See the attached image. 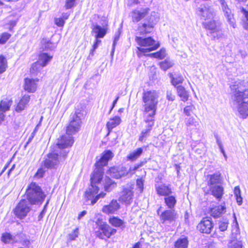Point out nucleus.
I'll return each mask as SVG.
<instances>
[{"mask_svg": "<svg viewBox=\"0 0 248 248\" xmlns=\"http://www.w3.org/2000/svg\"><path fill=\"white\" fill-rule=\"evenodd\" d=\"M43 67H44L37 61L32 64L31 72L33 74H36L40 72Z\"/></svg>", "mask_w": 248, "mask_h": 248, "instance_id": "38", "label": "nucleus"}, {"mask_svg": "<svg viewBox=\"0 0 248 248\" xmlns=\"http://www.w3.org/2000/svg\"><path fill=\"white\" fill-rule=\"evenodd\" d=\"M92 32L94 33L95 38H103L106 34L107 31L105 28L96 25L92 29Z\"/></svg>", "mask_w": 248, "mask_h": 248, "instance_id": "24", "label": "nucleus"}, {"mask_svg": "<svg viewBox=\"0 0 248 248\" xmlns=\"http://www.w3.org/2000/svg\"><path fill=\"white\" fill-rule=\"evenodd\" d=\"M203 25L205 28L210 31V32L214 31L218 27L216 24V22L213 19L208 20L203 22Z\"/></svg>", "mask_w": 248, "mask_h": 248, "instance_id": "32", "label": "nucleus"}, {"mask_svg": "<svg viewBox=\"0 0 248 248\" xmlns=\"http://www.w3.org/2000/svg\"><path fill=\"white\" fill-rule=\"evenodd\" d=\"M228 225V221L225 220L219 222V229L221 231H225L227 230Z\"/></svg>", "mask_w": 248, "mask_h": 248, "instance_id": "48", "label": "nucleus"}, {"mask_svg": "<svg viewBox=\"0 0 248 248\" xmlns=\"http://www.w3.org/2000/svg\"><path fill=\"white\" fill-rule=\"evenodd\" d=\"M234 194L237 203L239 205H241L242 203V198L241 196V191L239 186H237L234 187Z\"/></svg>", "mask_w": 248, "mask_h": 248, "instance_id": "39", "label": "nucleus"}, {"mask_svg": "<svg viewBox=\"0 0 248 248\" xmlns=\"http://www.w3.org/2000/svg\"><path fill=\"white\" fill-rule=\"evenodd\" d=\"M209 180L207 186L209 187V193L213 195L219 201L224 195V188L222 185L223 180L219 173H216L208 175Z\"/></svg>", "mask_w": 248, "mask_h": 248, "instance_id": "5", "label": "nucleus"}, {"mask_svg": "<svg viewBox=\"0 0 248 248\" xmlns=\"http://www.w3.org/2000/svg\"><path fill=\"white\" fill-rule=\"evenodd\" d=\"M27 200L31 204H41L46 194L36 183L32 182L28 186L26 192Z\"/></svg>", "mask_w": 248, "mask_h": 248, "instance_id": "6", "label": "nucleus"}, {"mask_svg": "<svg viewBox=\"0 0 248 248\" xmlns=\"http://www.w3.org/2000/svg\"><path fill=\"white\" fill-rule=\"evenodd\" d=\"M30 99V97L28 95H25L20 100L16 108V111L20 112L27 107V105Z\"/></svg>", "mask_w": 248, "mask_h": 248, "instance_id": "26", "label": "nucleus"}, {"mask_svg": "<svg viewBox=\"0 0 248 248\" xmlns=\"http://www.w3.org/2000/svg\"><path fill=\"white\" fill-rule=\"evenodd\" d=\"M232 99L238 104V111L243 118L248 116V88L244 89L241 85L231 86Z\"/></svg>", "mask_w": 248, "mask_h": 248, "instance_id": "4", "label": "nucleus"}, {"mask_svg": "<svg viewBox=\"0 0 248 248\" xmlns=\"http://www.w3.org/2000/svg\"><path fill=\"white\" fill-rule=\"evenodd\" d=\"M24 89L29 93H33L36 90L37 85L34 79L26 78L25 79Z\"/></svg>", "mask_w": 248, "mask_h": 248, "instance_id": "21", "label": "nucleus"}, {"mask_svg": "<svg viewBox=\"0 0 248 248\" xmlns=\"http://www.w3.org/2000/svg\"><path fill=\"white\" fill-rule=\"evenodd\" d=\"M78 235V229L76 228L73 232L69 234V239L74 240Z\"/></svg>", "mask_w": 248, "mask_h": 248, "instance_id": "50", "label": "nucleus"}, {"mask_svg": "<svg viewBox=\"0 0 248 248\" xmlns=\"http://www.w3.org/2000/svg\"><path fill=\"white\" fill-rule=\"evenodd\" d=\"M5 115L2 112L0 111V124H1L5 120Z\"/></svg>", "mask_w": 248, "mask_h": 248, "instance_id": "61", "label": "nucleus"}, {"mask_svg": "<svg viewBox=\"0 0 248 248\" xmlns=\"http://www.w3.org/2000/svg\"><path fill=\"white\" fill-rule=\"evenodd\" d=\"M166 50L165 49H161L159 51L155 53H153L151 54H147L146 56H150L159 59H163L166 56Z\"/></svg>", "mask_w": 248, "mask_h": 248, "instance_id": "35", "label": "nucleus"}, {"mask_svg": "<svg viewBox=\"0 0 248 248\" xmlns=\"http://www.w3.org/2000/svg\"><path fill=\"white\" fill-rule=\"evenodd\" d=\"M122 120L119 116H115L112 118H110L107 122L106 126L109 133L112 129L118 126L121 123Z\"/></svg>", "mask_w": 248, "mask_h": 248, "instance_id": "20", "label": "nucleus"}, {"mask_svg": "<svg viewBox=\"0 0 248 248\" xmlns=\"http://www.w3.org/2000/svg\"><path fill=\"white\" fill-rule=\"evenodd\" d=\"M135 40L137 44L140 46L137 47L138 50L144 55H147L146 53L157 49L159 46V44L151 37L142 38L137 36Z\"/></svg>", "mask_w": 248, "mask_h": 248, "instance_id": "7", "label": "nucleus"}, {"mask_svg": "<svg viewBox=\"0 0 248 248\" xmlns=\"http://www.w3.org/2000/svg\"><path fill=\"white\" fill-rule=\"evenodd\" d=\"M109 222L112 226L115 227H119L121 226L123 223L124 221L121 219L117 217H110L109 219Z\"/></svg>", "mask_w": 248, "mask_h": 248, "instance_id": "36", "label": "nucleus"}, {"mask_svg": "<svg viewBox=\"0 0 248 248\" xmlns=\"http://www.w3.org/2000/svg\"><path fill=\"white\" fill-rule=\"evenodd\" d=\"M197 13L204 21L213 19L215 16L213 8L208 4L201 5L198 9Z\"/></svg>", "mask_w": 248, "mask_h": 248, "instance_id": "13", "label": "nucleus"}, {"mask_svg": "<svg viewBox=\"0 0 248 248\" xmlns=\"http://www.w3.org/2000/svg\"><path fill=\"white\" fill-rule=\"evenodd\" d=\"M158 16L156 13L153 12L151 16L146 18L144 22L139 25L138 28V31L141 35L151 32L154 29V26L157 22Z\"/></svg>", "mask_w": 248, "mask_h": 248, "instance_id": "8", "label": "nucleus"}, {"mask_svg": "<svg viewBox=\"0 0 248 248\" xmlns=\"http://www.w3.org/2000/svg\"><path fill=\"white\" fill-rule=\"evenodd\" d=\"M77 0H66L65 7L66 9H70L75 5Z\"/></svg>", "mask_w": 248, "mask_h": 248, "instance_id": "51", "label": "nucleus"}, {"mask_svg": "<svg viewBox=\"0 0 248 248\" xmlns=\"http://www.w3.org/2000/svg\"><path fill=\"white\" fill-rule=\"evenodd\" d=\"M149 11L150 9L148 8H141L133 11L130 13L132 21L134 22H139L147 16Z\"/></svg>", "mask_w": 248, "mask_h": 248, "instance_id": "15", "label": "nucleus"}, {"mask_svg": "<svg viewBox=\"0 0 248 248\" xmlns=\"http://www.w3.org/2000/svg\"><path fill=\"white\" fill-rule=\"evenodd\" d=\"M195 109V106L193 104H190V105L186 106L184 108V113L187 116H190Z\"/></svg>", "mask_w": 248, "mask_h": 248, "instance_id": "41", "label": "nucleus"}, {"mask_svg": "<svg viewBox=\"0 0 248 248\" xmlns=\"http://www.w3.org/2000/svg\"><path fill=\"white\" fill-rule=\"evenodd\" d=\"M112 156L113 153L109 150L107 151L95 164L96 168L91 177V186L85 193L86 198L88 200L91 201L92 205L95 204L99 199L103 198L106 196V193L101 192L95 196L99 191L98 185L100 184L103 178L104 171L102 167L105 166Z\"/></svg>", "mask_w": 248, "mask_h": 248, "instance_id": "2", "label": "nucleus"}, {"mask_svg": "<svg viewBox=\"0 0 248 248\" xmlns=\"http://www.w3.org/2000/svg\"><path fill=\"white\" fill-rule=\"evenodd\" d=\"M240 12L245 16L246 21L243 23V26L245 29L248 30V11L243 7L240 8Z\"/></svg>", "mask_w": 248, "mask_h": 248, "instance_id": "43", "label": "nucleus"}, {"mask_svg": "<svg viewBox=\"0 0 248 248\" xmlns=\"http://www.w3.org/2000/svg\"><path fill=\"white\" fill-rule=\"evenodd\" d=\"M178 95L181 98V100L185 102L188 99L189 94L185 89V88L179 85L176 88Z\"/></svg>", "mask_w": 248, "mask_h": 248, "instance_id": "27", "label": "nucleus"}, {"mask_svg": "<svg viewBox=\"0 0 248 248\" xmlns=\"http://www.w3.org/2000/svg\"><path fill=\"white\" fill-rule=\"evenodd\" d=\"M209 33L210 34L211 37H212L214 39H218L220 38H222L223 36V31L219 27H218L214 31L209 32Z\"/></svg>", "mask_w": 248, "mask_h": 248, "instance_id": "37", "label": "nucleus"}, {"mask_svg": "<svg viewBox=\"0 0 248 248\" xmlns=\"http://www.w3.org/2000/svg\"><path fill=\"white\" fill-rule=\"evenodd\" d=\"M169 77L171 79V84L175 88L179 86V84H182L184 80L183 77L179 74L173 75L172 73H170L169 74Z\"/></svg>", "mask_w": 248, "mask_h": 248, "instance_id": "25", "label": "nucleus"}, {"mask_svg": "<svg viewBox=\"0 0 248 248\" xmlns=\"http://www.w3.org/2000/svg\"><path fill=\"white\" fill-rule=\"evenodd\" d=\"M160 206L157 210V214L159 216L160 221L163 224H170L174 222L178 217L176 212L174 210H166L162 211Z\"/></svg>", "mask_w": 248, "mask_h": 248, "instance_id": "9", "label": "nucleus"}, {"mask_svg": "<svg viewBox=\"0 0 248 248\" xmlns=\"http://www.w3.org/2000/svg\"><path fill=\"white\" fill-rule=\"evenodd\" d=\"M226 212V207L220 205L215 206L210 209V214L214 217H217Z\"/></svg>", "mask_w": 248, "mask_h": 248, "instance_id": "22", "label": "nucleus"}, {"mask_svg": "<svg viewBox=\"0 0 248 248\" xmlns=\"http://www.w3.org/2000/svg\"><path fill=\"white\" fill-rule=\"evenodd\" d=\"M164 200L166 205L170 210L174 208L176 203L175 197L173 196H169V195L165 197Z\"/></svg>", "mask_w": 248, "mask_h": 248, "instance_id": "31", "label": "nucleus"}, {"mask_svg": "<svg viewBox=\"0 0 248 248\" xmlns=\"http://www.w3.org/2000/svg\"><path fill=\"white\" fill-rule=\"evenodd\" d=\"M49 202V199H48L47 200V202H46L45 205L44 206V209H43L42 212L40 213V215L38 216V220H41L44 217V216L46 212V207L47 204H48Z\"/></svg>", "mask_w": 248, "mask_h": 248, "instance_id": "52", "label": "nucleus"}, {"mask_svg": "<svg viewBox=\"0 0 248 248\" xmlns=\"http://www.w3.org/2000/svg\"><path fill=\"white\" fill-rule=\"evenodd\" d=\"M156 190L158 195L167 196L171 193V189L164 184L156 186Z\"/></svg>", "mask_w": 248, "mask_h": 248, "instance_id": "23", "label": "nucleus"}, {"mask_svg": "<svg viewBox=\"0 0 248 248\" xmlns=\"http://www.w3.org/2000/svg\"><path fill=\"white\" fill-rule=\"evenodd\" d=\"M12 101L8 98H4L0 103V111L4 113L10 109Z\"/></svg>", "mask_w": 248, "mask_h": 248, "instance_id": "29", "label": "nucleus"}, {"mask_svg": "<svg viewBox=\"0 0 248 248\" xmlns=\"http://www.w3.org/2000/svg\"><path fill=\"white\" fill-rule=\"evenodd\" d=\"M86 111L82 108L77 109L69 125L67 126L66 135L58 140L56 144L57 149L50 153L44 162V166L47 168H52L66 158L69 152L65 148L71 147L74 143L72 136L78 132L81 126V120L86 115Z\"/></svg>", "mask_w": 248, "mask_h": 248, "instance_id": "1", "label": "nucleus"}, {"mask_svg": "<svg viewBox=\"0 0 248 248\" xmlns=\"http://www.w3.org/2000/svg\"><path fill=\"white\" fill-rule=\"evenodd\" d=\"M87 214V212L86 211H83L80 212L78 216V220H80L85 215Z\"/></svg>", "mask_w": 248, "mask_h": 248, "instance_id": "60", "label": "nucleus"}, {"mask_svg": "<svg viewBox=\"0 0 248 248\" xmlns=\"http://www.w3.org/2000/svg\"><path fill=\"white\" fill-rule=\"evenodd\" d=\"M69 16V14L68 13H63L62 14V18L64 19V20H66L68 19V17Z\"/></svg>", "mask_w": 248, "mask_h": 248, "instance_id": "64", "label": "nucleus"}, {"mask_svg": "<svg viewBox=\"0 0 248 248\" xmlns=\"http://www.w3.org/2000/svg\"><path fill=\"white\" fill-rule=\"evenodd\" d=\"M139 3V0H129L128 4L130 5L137 4Z\"/></svg>", "mask_w": 248, "mask_h": 248, "instance_id": "63", "label": "nucleus"}, {"mask_svg": "<svg viewBox=\"0 0 248 248\" xmlns=\"http://www.w3.org/2000/svg\"><path fill=\"white\" fill-rule=\"evenodd\" d=\"M11 34L8 32H3L0 35V44H5L11 37Z\"/></svg>", "mask_w": 248, "mask_h": 248, "instance_id": "42", "label": "nucleus"}, {"mask_svg": "<svg viewBox=\"0 0 248 248\" xmlns=\"http://www.w3.org/2000/svg\"><path fill=\"white\" fill-rule=\"evenodd\" d=\"M120 33H121L120 31V29H119L118 31L115 34V37H114L113 45H112V51L111 52V55L112 56H113V53H114V50H115V47L117 44V41H118V40L119 39V36H120Z\"/></svg>", "mask_w": 248, "mask_h": 248, "instance_id": "45", "label": "nucleus"}, {"mask_svg": "<svg viewBox=\"0 0 248 248\" xmlns=\"http://www.w3.org/2000/svg\"><path fill=\"white\" fill-rule=\"evenodd\" d=\"M109 173L112 177L119 179L128 174L126 169L123 167H114L109 169Z\"/></svg>", "mask_w": 248, "mask_h": 248, "instance_id": "17", "label": "nucleus"}, {"mask_svg": "<svg viewBox=\"0 0 248 248\" xmlns=\"http://www.w3.org/2000/svg\"><path fill=\"white\" fill-rule=\"evenodd\" d=\"M6 67L5 59L3 56H0V74L5 71Z\"/></svg>", "mask_w": 248, "mask_h": 248, "instance_id": "44", "label": "nucleus"}, {"mask_svg": "<svg viewBox=\"0 0 248 248\" xmlns=\"http://www.w3.org/2000/svg\"><path fill=\"white\" fill-rule=\"evenodd\" d=\"M188 242L186 237L180 238L175 242V248H187Z\"/></svg>", "mask_w": 248, "mask_h": 248, "instance_id": "34", "label": "nucleus"}, {"mask_svg": "<svg viewBox=\"0 0 248 248\" xmlns=\"http://www.w3.org/2000/svg\"><path fill=\"white\" fill-rule=\"evenodd\" d=\"M137 186L141 191L143 189V180L141 179H138L137 181Z\"/></svg>", "mask_w": 248, "mask_h": 248, "instance_id": "56", "label": "nucleus"}, {"mask_svg": "<svg viewBox=\"0 0 248 248\" xmlns=\"http://www.w3.org/2000/svg\"><path fill=\"white\" fill-rule=\"evenodd\" d=\"M197 228L202 233H210L213 228V225L210 219L204 218L198 224Z\"/></svg>", "mask_w": 248, "mask_h": 248, "instance_id": "16", "label": "nucleus"}, {"mask_svg": "<svg viewBox=\"0 0 248 248\" xmlns=\"http://www.w3.org/2000/svg\"><path fill=\"white\" fill-rule=\"evenodd\" d=\"M242 246L241 242L235 240L232 241L229 245L231 248H242Z\"/></svg>", "mask_w": 248, "mask_h": 248, "instance_id": "46", "label": "nucleus"}, {"mask_svg": "<svg viewBox=\"0 0 248 248\" xmlns=\"http://www.w3.org/2000/svg\"><path fill=\"white\" fill-rule=\"evenodd\" d=\"M219 2L220 4L221 9L228 22L230 26L235 28L236 27L235 20L232 10L229 8L225 0H219Z\"/></svg>", "mask_w": 248, "mask_h": 248, "instance_id": "14", "label": "nucleus"}, {"mask_svg": "<svg viewBox=\"0 0 248 248\" xmlns=\"http://www.w3.org/2000/svg\"><path fill=\"white\" fill-rule=\"evenodd\" d=\"M160 68L164 71H166L170 68L173 65V63L169 60H166L165 61L161 62L159 63Z\"/></svg>", "mask_w": 248, "mask_h": 248, "instance_id": "40", "label": "nucleus"}, {"mask_svg": "<svg viewBox=\"0 0 248 248\" xmlns=\"http://www.w3.org/2000/svg\"><path fill=\"white\" fill-rule=\"evenodd\" d=\"M120 208V205L115 200L111 201L109 204L104 205L102 211L106 214H114Z\"/></svg>", "mask_w": 248, "mask_h": 248, "instance_id": "18", "label": "nucleus"}, {"mask_svg": "<svg viewBox=\"0 0 248 248\" xmlns=\"http://www.w3.org/2000/svg\"><path fill=\"white\" fill-rule=\"evenodd\" d=\"M52 58V56L49 55L46 53H42L39 55L37 62L43 67H45L51 61Z\"/></svg>", "mask_w": 248, "mask_h": 248, "instance_id": "28", "label": "nucleus"}, {"mask_svg": "<svg viewBox=\"0 0 248 248\" xmlns=\"http://www.w3.org/2000/svg\"><path fill=\"white\" fill-rule=\"evenodd\" d=\"M145 122L148 124L146 129L143 130L139 137V140L141 142H144L146 138L149 136V133L154 124V119L151 120V121H147L144 120Z\"/></svg>", "mask_w": 248, "mask_h": 248, "instance_id": "19", "label": "nucleus"}, {"mask_svg": "<svg viewBox=\"0 0 248 248\" xmlns=\"http://www.w3.org/2000/svg\"><path fill=\"white\" fill-rule=\"evenodd\" d=\"M143 163H140V164L135 165L134 167H131L129 170V173H130V174L134 173L136 170L140 167H141L143 165Z\"/></svg>", "mask_w": 248, "mask_h": 248, "instance_id": "53", "label": "nucleus"}, {"mask_svg": "<svg viewBox=\"0 0 248 248\" xmlns=\"http://www.w3.org/2000/svg\"><path fill=\"white\" fill-rule=\"evenodd\" d=\"M143 153L142 148H138L136 150L131 152L127 156V160L134 161L136 160Z\"/></svg>", "mask_w": 248, "mask_h": 248, "instance_id": "30", "label": "nucleus"}, {"mask_svg": "<svg viewBox=\"0 0 248 248\" xmlns=\"http://www.w3.org/2000/svg\"><path fill=\"white\" fill-rule=\"evenodd\" d=\"M119 98V96H117V97L116 98V99L113 101V104H112V106L109 110V114H110L111 112V111L112 110V109H113V108H114V107L115 106L118 99Z\"/></svg>", "mask_w": 248, "mask_h": 248, "instance_id": "62", "label": "nucleus"}, {"mask_svg": "<svg viewBox=\"0 0 248 248\" xmlns=\"http://www.w3.org/2000/svg\"><path fill=\"white\" fill-rule=\"evenodd\" d=\"M98 226V230L95 232L96 236L100 239H104L106 236L109 238L116 232V230L110 227L105 222L98 220L96 222Z\"/></svg>", "mask_w": 248, "mask_h": 248, "instance_id": "10", "label": "nucleus"}, {"mask_svg": "<svg viewBox=\"0 0 248 248\" xmlns=\"http://www.w3.org/2000/svg\"><path fill=\"white\" fill-rule=\"evenodd\" d=\"M99 38H95V42L93 45V49L91 50L92 54L93 51H94L98 47V46L101 42V40H99Z\"/></svg>", "mask_w": 248, "mask_h": 248, "instance_id": "55", "label": "nucleus"}, {"mask_svg": "<svg viewBox=\"0 0 248 248\" xmlns=\"http://www.w3.org/2000/svg\"><path fill=\"white\" fill-rule=\"evenodd\" d=\"M185 122L186 126L189 128H197L199 125V123L193 117L186 118Z\"/></svg>", "mask_w": 248, "mask_h": 248, "instance_id": "33", "label": "nucleus"}, {"mask_svg": "<svg viewBox=\"0 0 248 248\" xmlns=\"http://www.w3.org/2000/svg\"><path fill=\"white\" fill-rule=\"evenodd\" d=\"M134 193L130 186H123L119 198V201L126 205H130L133 202Z\"/></svg>", "mask_w": 248, "mask_h": 248, "instance_id": "12", "label": "nucleus"}, {"mask_svg": "<svg viewBox=\"0 0 248 248\" xmlns=\"http://www.w3.org/2000/svg\"><path fill=\"white\" fill-rule=\"evenodd\" d=\"M16 21L14 20H11L10 21L9 23L7 24V25H9V26L8 27H6V28L9 29V31H12L13 28L16 26Z\"/></svg>", "mask_w": 248, "mask_h": 248, "instance_id": "57", "label": "nucleus"}, {"mask_svg": "<svg viewBox=\"0 0 248 248\" xmlns=\"http://www.w3.org/2000/svg\"><path fill=\"white\" fill-rule=\"evenodd\" d=\"M167 99L170 101H173L175 99V95L173 94L171 90H168L166 93Z\"/></svg>", "mask_w": 248, "mask_h": 248, "instance_id": "49", "label": "nucleus"}, {"mask_svg": "<svg viewBox=\"0 0 248 248\" xmlns=\"http://www.w3.org/2000/svg\"><path fill=\"white\" fill-rule=\"evenodd\" d=\"M159 92L155 90L144 92L142 95L144 120L151 121L155 118L157 110Z\"/></svg>", "mask_w": 248, "mask_h": 248, "instance_id": "3", "label": "nucleus"}, {"mask_svg": "<svg viewBox=\"0 0 248 248\" xmlns=\"http://www.w3.org/2000/svg\"><path fill=\"white\" fill-rule=\"evenodd\" d=\"M12 239V235L8 233L3 234L1 237V240L5 243L10 242Z\"/></svg>", "mask_w": 248, "mask_h": 248, "instance_id": "47", "label": "nucleus"}, {"mask_svg": "<svg viewBox=\"0 0 248 248\" xmlns=\"http://www.w3.org/2000/svg\"><path fill=\"white\" fill-rule=\"evenodd\" d=\"M30 204V203L25 199L21 200L14 209V212L16 216L20 219L26 217L31 211Z\"/></svg>", "mask_w": 248, "mask_h": 248, "instance_id": "11", "label": "nucleus"}, {"mask_svg": "<svg viewBox=\"0 0 248 248\" xmlns=\"http://www.w3.org/2000/svg\"><path fill=\"white\" fill-rule=\"evenodd\" d=\"M55 47V44H53L51 42H48L47 44L45 46V47L49 49H52Z\"/></svg>", "mask_w": 248, "mask_h": 248, "instance_id": "59", "label": "nucleus"}, {"mask_svg": "<svg viewBox=\"0 0 248 248\" xmlns=\"http://www.w3.org/2000/svg\"><path fill=\"white\" fill-rule=\"evenodd\" d=\"M55 24L59 27H62L65 23L62 18H56L55 19Z\"/></svg>", "mask_w": 248, "mask_h": 248, "instance_id": "54", "label": "nucleus"}, {"mask_svg": "<svg viewBox=\"0 0 248 248\" xmlns=\"http://www.w3.org/2000/svg\"><path fill=\"white\" fill-rule=\"evenodd\" d=\"M45 171L42 169H40L38 170L35 174V176L37 178H41L43 176Z\"/></svg>", "mask_w": 248, "mask_h": 248, "instance_id": "58", "label": "nucleus"}]
</instances>
